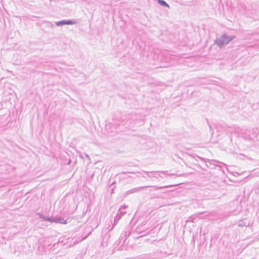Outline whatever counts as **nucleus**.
<instances>
[{
	"instance_id": "obj_3",
	"label": "nucleus",
	"mask_w": 259,
	"mask_h": 259,
	"mask_svg": "<svg viewBox=\"0 0 259 259\" xmlns=\"http://www.w3.org/2000/svg\"><path fill=\"white\" fill-rule=\"evenodd\" d=\"M60 223H63V224H66L67 223V221H60L59 222Z\"/></svg>"
},
{
	"instance_id": "obj_1",
	"label": "nucleus",
	"mask_w": 259,
	"mask_h": 259,
	"mask_svg": "<svg viewBox=\"0 0 259 259\" xmlns=\"http://www.w3.org/2000/svg\"><path fill=\"white\" fill-rule=\"evenodd\" d=\"M158 2L159 4L161 5L166 6L167 8H169V6L167 4H166L164 1L163 0H158Z\"/></svg>"
},
{
	"instance_id": "obj_2",
	"label": "nucleus",
	"mask_w": 259,
	"mask_h": 259,
	"mask_svg": "<svg viewBox=\"0 0 259 259\" xmlns=\"http://www.w3.org/2000/svg\"><path fill=\"white\" fill-rule=\"evenodd\" d=\"M71 24H72V22L71 21H61V22H58L57 23V25Z\"/></svg>"
}]
</instances>
